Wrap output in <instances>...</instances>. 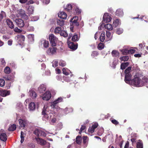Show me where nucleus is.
<instances>
[{"label":"nucleus","mask_w":148,"mask_h":148,"mask_svg":"<svg viewBox=\"0 0 148 148\" xmlns=\"http://www.w3.org/2000/svg\"><path fill=\"white\" fill-rule=\"evenodd\" d=\"M42 114L43 115L42 119L44 121H49L52 118L53 115L51 113L49 108L47 105H45L42 112Z\"/></svg>","instance_id":"f257e3e1"},{"label":"nucleus","mask_w":148,"mask_h":148,"mask_svg":"<svg viewBox=\"0 0 148 148\" xmlns=\"http://www.w3.org/2000/svg\"><path fill=\"white\" fill-rule=\"evenodd\" d=\"M145 82L141 80L138 77H135L131 81L130 84L131 85L137 87L142 86Z\"/></svg>","instance_id":"f03ea898"},{"label":"nucleus","mask_w":148,"mask_h":148,"mask_svg":"<svg viewBox=\"0 0 148 148\" xmlns=\"http://www.w3.org/2000/svg\"><path fill=\"white\" fill-rule=\"evenodd\" d=\"M49 40L52 46H56L58 42H59V45H62V44L61 42L59 41L58 38L53 34H51L49 35Z\"/></svg>","instance_id":"7ed1b4c3"},{"label":"nucleus","mask_w":148,"mask_h":148,"mask_svg":"<svg viewBox=\"0 0 148 148\" xmlns=\"http://www.w3.org/2000/svg\"><path fill=\"white\" fill-rule=\"evenodd\" d=\"M14 15H12L11 18L13 19V20L15 21L16 25L19 27H22L24 25V22L20 18H15L14 17Z\"/></svg>","instance_id":"20e7f679"},{"label":"nucleus","mask_w":148,"mask_h":148,"mask_svg":"<svg viewBox=\"0 0 148 148\" xmlns=\"http://www.w3.org/2000/svg\"><path fill=\"white\" fill-rule=\"evenodd\" d=\"M112 19L111 16V15L107 13L104 14L103 18V21L106 23H109L110 22Z\"/></svg>","instance_id":"39448f33"},{"label":"nucleus","mask_w":148,"mask_h":148,"mask_svg":"<svg viewBox=\"0 0 148 148\" xmlns=\"http://www.w3.org/2000/svg\"><path fill=\"white\" fill-rule=\"evenodd\" d=\"M51 95L49 91H47L42 96V99L44 100L48 101L51 97Z\"/></svg>","instance_id":"423d86ee"},{"label":"nucleus","mask_w":148,"mask_h":148,"mask_svg":"<svg viewBox=\"0 0 148 148\" xmlns=\"http://www.w3.org/2000/svg\"><path fill=\"white\" fill-rule=\"evenodd\" d=\"M19 123V127L20 129L21 128H25L27 126L28 121L25 120H23L21 119H18Z\"/></svg>","instance_id":"0eeeda50"},{"label":"nucleus","mask_w":148,"mask_h":148,"mask_svg":"<svg viewBox=\"0 0 148 148\" xmlns=\"http://www.w3.org/2000/svg\"><path fill=\"white\" fill-rule=\"evenodd\" d=\"M15 38L16 40H18V43L20 45L25 40V36L21 34L17 35L15 37Z\"/></svg>","instance_id":"6e6552de"},{"label":"nucleus","mask_w":148,"mask_h":148,"mask_svg":"<svg viewBox=\"0 0 148 148\" xmlns=\"http://www.w3.org/2000/svg\"><path fill=\"white\" fill-rule=\"evenodd\" d=\"M132 75L131 74H125L124 81L125 82L129 84H130L131 83Z\"/></svg>","instance_id":"1a4fd4ad"},{"label":"nucleus","mask_w":148,"mask_h":148,"mask_svg":"<svg viewBox=\"0 0 148 148\" xmlns=\"http://www.w3.org/2000/svg\"><path fill=\"white\" fill-rule=\"evenodd\" d=\"M78 19V17L77 16H75L73 18H71L70 21L71 22V24H72L73 25H75L76 26H78L79 25V24L77 21Z\"/></svg>","instance_id":"9d476101"},{"label":"nucleus","mask_w":148,"mask_h":148,"mask_svg":"<svg viewBox=\"0 0 148 148\" xmlns=\"http://www.w3.org/2000/svg\"><path fill=\"white\" fill-rule=\"evenodd\" d=\"M10 92L9 90H0V96L5 97L10 94Z\"/></svg>","instance_id":"9b49d317"},{"label":"nucleus","mask_w":148,"mask_h":148,"mask_svg":"<svg viewBox=\"0 0 148 148\" xmlns=\"http://www.w3.org/2000/svg\"><path fill=\"white\" fill-rule=\"evenodd\" d=\"M98 126L97 123H95L92 125L91 127H90L88 129V131L89 132L92 133L94 131L95 129L97 128Z\"/></svg>","instance_id":"f8f14e48"},{"label":"nucleus","mask_w":148,"mask_h":148,"mask_svg":"<svg viewBox=\"0 0 148 148\" xmlns=\"http://www.w3.org/2000/svg\"><path fill=\"white\" fill-rule=\"evenodd\" d=\"M68 43L69 47L72 50H74L77 48V45L74 44L73 42H68Z\"/></svg>","instance_id":"ddd939ff"},{"label":"nucleus","mask_w":148,"mask_h":148,"mask_svg":"<svg viewBox=\"0 0 148 148\" xmlns=\"http://www.w3.org/2000/svg\"><path fill=\"white\" fill-rule=\"evenodd\" d=\"M36 107L35 103L34 102H31L29 104V109L30 111H33L34 110Z\"/></svg>","instance_id":"4468645a"},{"label":"nucleus","mask_w":148,"mask_h":148,"mask_svg":"<svg viewBox=\"0 0 148 148\" xmlns=\"http://www.w3.org/2000/svg\"><path fill=\"white\" fill-rule=\"evenodd\" d=\"M56 48L55 47H52L50 48L47 51V52L48 54H53L56 53Z\"/></svg>","instance_id":"2eb2a0df"},{"label":"nucleus","mask_w":148,"mask_h":148,"mask_svg":"<svg viewBox=\"0 0 148 148\" xmlns=\"http://www.w3.org/2000/svg\"><path fill=\"white\" fill-rule=\"evenodd\" d=\"M37 143L41 145H43L46 144V142L45 140L39 138H35Z\"/></svg>","instance_id":"dca6fc26"},{"label":"nucleus","mask_w":148,"mask_h":148,"mask_svg":"<svg viewBox=\"0 0 148 148\" xmlns=\"http://www.w3.org/2000/svg\"><path fill=\"white\" fill-rule=\"evenodd\" d=\"M58 16L60 18L63 19H66L67 17L66 14L63 11L60 12L58 14Z\"/></svg>","instance_id":"f3484780"},{"label":"nucleus","mask_w":148,"mask_h":148,"mask_svg":"<svg viewBox=\"0 0 148 148\" xmlns=\"http://www.w3.org/2000/svg\"><path fill=\"white\" fill-rule=\"evenodd\" d=\"M6 22L8 27L11 29L14 28V25L10 19H8L6 20Z\"/></svg>","instance_id":"a211bd4d"},{"label":"nucleus","mask_w":148,"mask_h":148,"mask_svg":"<svg viewBox=\"0 0 148 148\" xmlns=\"http://www.w3.org/2000/svg\"><path fill=\"white\" fill-rule=\"evenodd\" d=\"M121 24V21L118 19H116L113 21L112 25L113 27H116Z\"/></svg>","instance_id":"6ab92c4d"},{"label":"nucleus","mask_w":148,"mask_h":148,"mask_svg":"<svg viewBox=\"0 0 148 148\" xmlns=\"http://www.w3.org/2000/svg\"><path fill=\"white\" fill-rule=\"evenodd\" d=\"M0 139L1 140L4 142L7 139V136L5 133H1L0 135Z\"/></svg>","instance_id":"aec40b11"},{"label":"nucleus","mask_w":148,"mask_h":148,"mask_svg":"<svg viewBox=\"0 0 148 148\" xmlns=\"http://www.w3.org/2000/svg\"><path fill=\"white\" fill-rule=\"evenodd\" d=\"M29 94L30 96L33 99L36 98L37 96L36 92L32 90H29Z\"/></svg>","instance_id":"412c9836"},{"label":"nucleus","mask_w":148,"mask_h":148,"mask_svg":"<svg viewBox=\"0 0 148 148\" xmlns=\"http://www.w3.org/2000/svg\"><path fill=\"white\" fill-rule=\"evenodd\" d=\"M46 90V86L43 84L41 85L38 88V90L40 93L43 92Z\"/></svg>","instance_id":"4be33fe9"},{"label":"nucleus","mask_w":148,"mask_h":148,"mask_svg":"<svg viewBox=\"0 0 148 148\" xmlns=\"http://www.w3.org/2000/svg\"><path fill=\"white\" fill-rule=\"evenodd\" d=\"M123 12L121 9L117 10L116 12V15L118 16H123Z\"/></svg>","instance_id":"5701e85b"},{"label":"nucleus","mask_w":148,"mask_h":148,"mask_svg":"<svg viewBox=\"0 0 148 148\" xmlns=\"http://www.w3.org/2000/svg\"><path fill=\"white\" fill-rule=\"evenodd\" d=\"M16 108L18 111L23 110V108L22 104L20 102L17 103L16 105Z\"/></svg>","instance_id":"b1692460"},{"label":"nucleus","mask_w":148,"mask_h":148,"mask_svg":"<svg viewBox=\"0 0 148 148\" xmlns=\"http://www.w3.org/2000/svg\"><path fill=\"white\" fill-rule=\"evenodd\" d=\"M106 36L107 37L106 40L107 41L111 40L112 37V35H111V33L110 32H106Z\"/></svg>","instance_id":"393cba45"},{"label":"nucleus","mask_w":148,"mask_h":148,"mask_svg":"<svg viewBox=\"0 0 148 148\" xmlns=\"http://www.w3.org/2000/svg\"><path fill=\"white\" fill-rule=\"evenodd\" d=\"M41 44H42L43 47L45 48H47L49 45V42L48 41L45 40H43L41 41Z\"/></svg>","instance_id":"a878e982"},{"label":"nucleus","mask_w":148,"mask_h":148,"mask_svg":"<svg viewBox=\"0 0 148 148\" xmlns=\"http://www.w3.org/2000/svg\"><path fill=\"white\" fill-rule=\"evenodd\" d=\"M62 72L63 74L66 75H69L70 72V70L66 68H64L62 69Z\"/></svg>","instance_id":"bb28decb"},{"label":"nucleus","mask_w":148,"mask_h":148,"mask_svg":"<svg viewBox=\"0 0 148 148\" xmlns=\"http://www.w3.org/2000/svg\"><path fill=\"white\" fill-rule=\"evenodd\" d=\"M136 147L137 148H143V143L142 141L139 140L138 142L137 143Z\"/></svg>","instance_id":"cd10ccee"},{"label":"nucleus","mask_w":148,"mask_h":148,"mask_svg":"<svg viewBox=\"0 0 148 148\" xmlns=\"http://www.w3.org/2000/svg\"><path fill=\"white\" fill-rule=\"evenodd\" d=\"M105 28L109 30H112L113 29V27L112 25L108 23L104 25Z\"/></svg>","instance_id":"c85d7f7f"},{"label":"nucleus","mask_w":148,"mask_h":148,"mask_svg":"<svg viewBox=\"0 0 148 148\" xmlns=\"http://www.w3.org/2000/svg\"><path fill=\"white\" fill-rule=\"evenodd\" d=\"M129 64V63L128 62H126L121 64V68L122 69H125V68Z\"/></svg>","instance_id":"c756f323"},{"label":"nucleus","mask_w":148,"mask_h":148,"mask_svg":"<svg viewBox=\"0 0 148 148\" xmlns=\"http://www.w3.org/2000/svg\"><path fill=\"white\" fill-rule=\"evenodd\" d=\"M64 21L61 19H58L57 21V25L60 26H62L64 25Z\"/></svg>","instance_id":"7c9ffc66"},{"label":"nucleus","mask_w":148,"mask_h":148,"mask_svg":"<svg viewBox=\"0 0 148 148\" xmlns=\"http://www.w3.org/2000/svg\"><path fill=\"white\" fill-rule=\"evenodd\" d=\"M58 108L59 110H58V111L60 110V111H63L65 113H68V112H70L72 111V109L71 110V111L70 110L71 109H70L68 110V108H66L64 110L63 109L60 108Z\"/></svg>","instance_id":"2f4dec72"},{"label":"nucleus","mask_w":148,"mask_h":148,"mask_svg":"<svg viewBox=\"0 0 148 148\" xmlns=\"http://www.w3.org/2000/svg\"><path fill=\"white\" fill-rule=\"evenodd\" d=\"M62 30L61 27H56L54 30V33L56 34H60L61 33V32Z\"/></svg>","instance_id":"473e14b6"},{"label":"nucleus","mask_w":148,"mask_h":148,"mask_svg":"<svg viewBox=\"0 0 148 148\" xmlns=\"http://www.w3.org/2000/svg\"><path fill=\"white\" fill-rule=\"evenodd\" d=\"M34 7L32 6H29L27 9V11L29 14H32L33 13Z\"/></svg>","instance_id":"72a5a7b5"},{"label":"nucleus","mask_w":148,"mask_h":148,"mask_svg":"<svg viewBox=\"0 0 148 148\" xmlns=\"http://www.w3.org/2000/svg\"><path fill=\"white\" fill-rule=\"evenodd\" d=\"M100 40L101 42H103L105 39V32H102L101 34L100 37Z\"/></svg>","instance_id":"f704fd0d"},{"label":"nucleus","mask_w":148,"mask_h":148,"mask_svg":"<svg viewBox=\"0 0 148 148\" xmlns=\"http://www.w3.org/2000/svg\"><path fill=\"white\" fill-rule=\"evenodd\" d=\"M41 132V130L40 129H36L34 132V134L38 136H40V134Z\"/></svg>","instance_id":"c9c22d12"},{"label":"nucleus","mask_w":148,"mask_h":148,"mask_svg":"<svg viewBox=\"0 0 148 148\" xmlns=\"http://www.w3.org/2000/svg\"><path fill=\"white\" fill-rule=\"evenodd\" d=\"M58 103L54 101L53 102L51 103V107L53 108H57V109H58V110H59L58 107V106H57V105Z\"/></svg>","instance_id":"e433bc0d"},{"label":"nucleus","mask_w":148,"mask_h":148,"mask_svg":"<svg viewBox=\"0 0 148 148\" xmlns=\"http://www.w3.org/2000/svg\"><path fill=\"white\" fill-rule=\"evenodd\" d=\"M60 35L61 36H63L64 37H66L68 35V34L66 32L65 30H62L61 33H60Z\"/></svg>","instance_id":"4c0bfd02"},{"label":"nucleus","mask_w":148,"mask_h":148,"mask_svg":"<svg viewBox=\"0 0 148 148\" xmlns=\"http://www.w3.org/2000/svg\"><path fill=\"white\" fill-rule=\"evenodd\" d=\"M16 128V126L15 125L13 124L11 125L8 129L9 131H13L15 130Z\"/></svg>","instance_id":"58836bf2"},{"label":"nucleus","mask_w":148,"mask_h":148,"mask_svg":"<svg viewBox=\"0 0 148 148\" xmlns=\"http://www.w3.org/2000/svg\"><path fill=\"white\" fill-rule=\"evenodd\" d=\"M5 84V80L3 79H0V87H3Z\"/></svg>","instance_id":"ea45409f"},{"label":"nucleus","mask_w":148,"mask_h":148,"mask_svg":"<svg viewBox=\"0 0 148 148\" xmlns=\"http://www.w3.org/2000/svg\"><path fill=\"white\" fill-rule=\"evenodd\" d=\"M112 56L114 57H117L119 56V53L117 51L113 50L112 52Z\"/></svg>","instance_id":"a19ab883"},{"label":"nucleus","mask_w":148,"mask_h":148,"mask_svg":"<svg viewBox=\"0 0 148 148\" xmlns=\"http://www.w3.org/2000/svg\"><path fill=\"white\" fill-rule=\"evenodd\" d=\"M6 30V28L5 27L2 25L0 26V32L1 33H4L5 32Z\"/></svg>","instance_id":"79ce46f5"},{"label":"nucleus","mask_w":148,"mask_h":148,"mask_svg":"<svg viewBox=\"0 0 148 148\" xmlns=\"http://www.w3.org/2000/svg\"><path fill=\"white\" fill-rule=\"evenodd\" d=\"M18 13L19 14V16H23L25 15L24 11L22 10H20L18 11Z\"/></svg>","instance_id":"37998d69"},{"label":"nucleus","mask_w":148,"mask_h":148,"mask_svg":"<svg viewBox=\"0 0 148 148\" xmlns=\"http://www.w3.org/2000/svg\"><path fill=\"white\" fill-rule=\"evenodd\" d=\"M131 67L130 66L128 67L125 71V74H131Z\"/></svg>","instance_id":"c03bdc74"},{"label":"nucleus","mask_w":148,"mask_h":148,"mask_svg":"<svg viewBox=\"0 0 148 148\" xmlns=\"http://www.w3.org/2000/svg\"><path fill=\"white\" fill-rule=\"evenodd\" d=\"M4 71L5 73H10L11 72L10 68L8 66H6L4 69Z\"/></svg>","instance_id":"a18cd8bd"},{"label":"nucleus","mask_w":148,"mask_h":148,"mask_svg":"<svg viewBox=\"0 0 148 148\" xmlns=\"http://www.w3.org/2000/svg\"><path fill=\"white\" fill-rule=\"evenodd\" d=\"M129 59V57L127 56H123L120 58L121 61H127Z\"/></svg>","instance_id":"49530a36"},{"label":"nucleus","mask_w":148,"mask_h":148,"mask_svg":"<svg viewBox=\"0 0 148 148\" xmlns=\"http://www.w3.org/2000/svg\"><path fill=\"white\" fill-rule=\"evenodd\" d=\"M123 32V29L120 28H117L116 31V33L119 35L121 34Z\"/></svg>","instance_id":"de8ad7c7"},{"label":"nucleus","mask_w":148,"mask_h":148,"mask_svg":"<svg viewBox=\"0 0 148 148\" xmlns=\"http://www.w3.org/2000/svg\"><path fill=\"white\" fill-rule=\"evenodd\" d=\"M81 138L80 136H77L76 138V143L78 144H80L81 143Z\"/></svg>","instance_id":"09e8293b"},{"label":"nucleus","mask_w":148,"mask_h":148,"mask_svg":"<svg viewBox=\"0 0 148 148\" xmlns=\"http://www.w3.org/2000/svg\"><path fill=\"white\" fill-rule=\"evenodd\" d=\"M28 38L30 41H33L34 40V36L33 34H29L28 36Z\"/></svg>","instance_id":"8fccbe9b"},{"label":"nucleus","mask_w":148,"mask_h":148,"mask_svg":"<svg viewBox=\"0 0 148 148\" xmlns=\"http://www.w3.org/2000/svg\"><path fill=\"white\" fill-rule=\"evenodd\" d=\"M103 129L102 128H100L98 132V134L99 136H101L103 132Z\"/></svg>","instance_id":"3c124183"},{"label":"nucleus","mask_w":148,"mask_h":148,"mask_svg":"<svg viewBox=\"0 0 148 148\" xmlns=\"http://www.w3.org/2000/svg\"><path fill=\"white\" fill-rule=\"evenodd\" d=\"M24 133L23 132H21V143H23L24 140Z\"/></svg>","instance_id":"603ef678"},{"label":"nucleus","mask_w":148,"mask_h":148,"mask_svg":"<svg viewBox=\"0 0 148 148\" xmlns=\"http://www.w3.org/2000/svg\"><path fill=\"white\" fill-rule=\"evenodd\" d=\"M59 65L62 66H64L66 65V62L62 60H60L59 62Z\"/></svg>","instance_id":"864d4df0"},{"label":"nucleus","mask_w":148,"mask_h":148,"mask_svg":"<svg viewBox=\"0 0 148 148\" xmlns=\"http://www.w3.org/2000/svg\"><path fill=\"white\" fill-rule=\"evenodd\" d=\"M104 47V45L102 43H99L98 46V49L99 50H101L102 49H103Z\"/></svg>","instance_id":"5fc2aeb1"},{"label":"nucleus","mask_w":148,"mask_h":148,"mask_svg":"<svg viewBox=\"0 0 148 148\" xmlns=\"http://www.w3.org/2000/svg\"><path fill=\"white\" fill-rule=\"evenodd\" d=\"M72 40L74 41H76L78 40V38L77 35V34H75L74 35L72 38Z\"/></svg>","instance_id":"6e6d98bb"},{"label":"nucleus","mask_w":148,"mask_h":148,"mask_svg":"<svg viewBox=\"0 0 148 148\" xmlns=\"http://www.w3.org/2000/svg\"><path fill=\"white\" fill-rule=\"evenodd\" d=\"M58 61L55 60H54L53 62V66L54 67H56L58 65Z\"/></svg>","instance_id":"4d7b16f0"},{"label":"nucleus","mask_w":148,"mask_h":148,"mask_svg":"<svg viewBox=\"0 0 148 148\" xmlns=\"http://www.w3.org/2000/svg\"><path fill=\"white\" fill-rule=\"evenodd\" d=\"M129 50L127 49H121L120 50L121 52H122L123 54H125L129 53Z\"/></svg>","instance_id":"13d9d810"},{"label":"nucleus","mask_w":148,"mask_h":148,"mask_svg":"<svg viewBox=\"0 0 148 148\" xmlns=\"http://www.w3.org/2000/svg\"><path fill=\"white\" fill-rule=\"evenodd\" d=\"M72 5L70 4H68L67 5L66 7V9L68 11H69L70 10H71L72 9Z\"/></svg>","instance_id":"bf43d9fd"},{"label":"nucleus","mask_w":148,"mask_h":148,"mask_svg":"<svg viewBox=\"0 0 148 148\" xmlns=\"http://www.w3.org/2000/svg\"><path fill=\"white\" fill-rule=\"evenodd\" d=\"M5 16V13L3 11H1L0 14V20L3 17Z\"/></svg>","instance_id":"052dcab7"},{"label":"nucleus","mask_w":148,"mask_h":148,"mask_svg":"<svg viewBox=\"0 0 148 148\" xmlns=\"http://www.w3.org/2000/svg\"><path fill=\"white\" fill-rule=\"evenodd\" d=\"M85 128V126L82 125L81 128H80V131L79 132V134H81L82 132H84V130Z\"/></svg>","instance_id":"680f3d73"},{"label":"nucleus","mask_w":148,"mask_h":148,"mask_svg":"<svg viewBox=\"0 0 148 148\" xmlns=\"http://www.w3.org/2000/svg\"><path fill=\"white\" fill-rule=\"evenodd\" d=\"M39 19V17L38 16H33L31 18V20L32 21H36Z\"/></svg>","instance_id":"e2e57ef3"},{"label":"nucleus","mask_w":148,"mask_h":148,"mask_svg":"<svg viewBox=\"0 0 148 148\" xmlns=\"http://www.w3.org/2000/svg\"><path fill=\"white\" fill-rule=\"evenodd\" d=\"M62 98L61 97H59L58 99L55 101L57 103H58L62 101Z\"/></svg>","instance_id":"0e129e2a"},{"label":"nucleus","mask_w":148,"mask_h":148,"mask_svg":"<svg viewBox=\"0 0 148 148\" xmlns=\"http://www.w3.org/2000/svg\"><path fill=\"white\" fill-rule=\"evenodd\" d=\"M100 33L99 32H97L95 35L94 38L95 40H96L98 37L99 36Z\"/></svg>","instance_id":"69168bd1"},{"label":"nucleus","mask_w":148,"mask_h":148,"mask_svg":"<svg viewBox=\"0 0 148 148\" xmlns=\"http://www.w3.org/2000/svg\"><path fill=\"white\" fill-rule=\"evenodd\" d=\"M98 53L96 51H93L92 54V56L93 57H95V56H97L98 55Z\"/></svg>","instance_id":"338daca9"},{"label":"nucleus","mask_w":148,"mask_h":148,"mask_svg":"<svg viewBox=\"0 0 148 148\" xmlns=\"http://www.w3.org/2000/svg\"><path fill=\"white\" fill-rule=\"evenodd\" d=\"M75 11L76 12V14H79L81 12L80 10L77 8L75 9Z\"/></svg>","instance_id":"774afa93"}]
</instances>
